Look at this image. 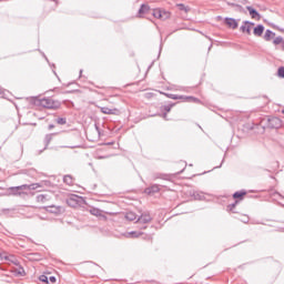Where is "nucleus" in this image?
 Here are the masks:
<instances>
[{
	"instance_id": "f257e3e1",
	"label": "nucleus",
	"mask_w": 284,
	"mask_h": 284,
	"mask_svg": "<svg viewBox=\"0 0 284 284\" xmlns=\"http://www.w3.org/2000/svg\"><path fill=\"white\" fill-rule=\"evenodd\" d=\"M41 108H47V110H59L61 108V102L52 98H44L40 100Z\"/></svg>"
},
{
	"instance_id": "f03ea898",
	"label": "nucleus",
	"mask_w": 284,
	"mask_h": 284,
	"mask_svg": "<svg viewBox=\"0 0 284 284\" xmlns=\"http://www.w3.org/2000/svg\"><path fill=\"white\" fill-rule=\"evenodd\" d=\"M153 17L155 19H160L161 21H165V20L170 19L171 13H170V11H165V10H162V9H154L153 10Z\"/></svg>"
},
{
	"instance_id": "7ed1b4c3",
	"label": "nucleus",
	"mask_w": 284,
	"mask_h": 284,
	"mask_svg": "<svg viewBox=\"0 0 284 284\" xmlns=\"http://www.w3.org/2000/svg\"><path fill=\"white\" fill-rule=\"evenodd\" d=\"M102 114H109V115H113V116H119V114H121V111L114 106H102L100 108Z\"/></svg>"
},
{
	"instance_id": "20e7f679",
	"label": "nucleus",
	"mask_w": 284,
	"mask_h": 284,
	"mask_svg": "<svg viewBox=\"0 0 284 284\" xmlns=\"http://www.w3.org/2000/svg\"><path fill=\"white\" fill-rule=\"evenodd\" d=\"M39 187H41V185L39 183H33V184H23L21 186H16V187H11V192H18V190H39Z\"/></svg>"
},
{
	"instance_id": "39448f33",
	"label": "nucleus",
	"mask_w": 284,
	"mask_h": 284,
	"mask_svg": "<svg viewBox=\"0 0 284 284\" xmlns=\"http://www.w3.org/2000/svg\"><path fill=\"white\" fill-rule=\"evenodd\" d=\"M252 28H254V23L244 22V24L241 27V32H243V34H252Z\"/></svg>"
},
{
	"instance_id": "423d86ee",
	"label": "nucleus",
	"mask_w": 284,
	"mask_h": 284,
	"mask_svg": "<svg viewBox=\"0 0 284 284\" xmlns=\"http://www.w3.org/2000/svg\"><path fill=\"white\" fill-rule=\"evenodd\" d=\"M246 10L250 12L252 19H256V21H261V14L252 7H246Z\"/></svg>"
},
{
	"instance_id": "0eeeda50",
	"label": "nucleus",
	"mask_w": 284,
	"mask_h": 284,
	"mask_svg": "<svg viewBox=\"0 0 284 284\" xmlns=\"http://www.w3.org/2000/svg\"><path fill=\"white\" fill-rule=\"evenodd\" d=\"M225 23L227 27L232 28V30H236V28H239V22H236L235 19L226 18Z\"/></svg>"
},
{
	"instance_id": "6e6552de",
	"label": "nucleus",
	"mask_w": 284,
	"mask_h": 284,
	"mask_svg": "<svg viewBox=\"0 0 284 284\" xmlns=\"http://www.w3.org/2000/svg\"><path fill=\"white\" fill-rule=\"evenodd\" d=\"M263 32H265V27H263L262 24H258L253 29V33L255 37H262Z\"/></svg>"
},
{
	"instance_id": "1a4fd4ad",
	"label": "nucleus",
	"mask_w": 284,
	"mask_h": 284,
	"mask_svg": "<svg viewBox=\"0 0 284 284\" xmlns=\"http://www.w3.org/2000/svg\"><path fill=\"white\" fill-rule=\"evenodd\" d=\"M161 191V189H159V186L158 185H153V186H151V187H148V189H145V194H149V196H152V194H158V192H160Z\"/></svg>"
},
{
	"instance_id": "9d476101",
	"label": "nucleus",
	"mask_w": 284,
	"mask_h": 284,
	"mask_svg": "<svg viewBox=\"0 0 284 284\" xmlns=\"http://www.w3.org/2000/svg\"><path fill=\"white\" fill-rule=\"evenodd\" d=\"M2 258H4V261H8L9 265L10 263H12L13 265H19V260H17L14 255H4L2 256Z\"/></svg>"
},
{
	"instance_id": "9b49d317",
	"label": "nucleus",
	"mask_w": 284,
	"mask_h": 284,
	"mask_svg": "<svg viewBox=\"0 0 284 284\" xmlns=\"http://www.w3.org/2000/svg\"><path fill=\"white\" fill-rule=\"evenodd\" d=\"M276 38V33L271 30H266L264 33V41H272Z\"/></svg>"
},
{
	"instance_id": "f8f14e48",
	"label": "nucleus",
	"mask_w": 284,
	"mask_h": 284,
	"mask_svg": "<svg viewBox=\"0 0 284 284\" xmlns=\"http://www.w3.org/2000/svg\"><path fill=\"white\" fill-rule=\"evenodd\" d=\"M150 221H152V215H150V213H143L139 219L140 223H150Z\"/></svg>"
},
{
	"instance_id": "ddd939ff",
	"label": "nucleus",
	"mask_w": 284,
	"mask_h": 284,
	"mask_svg": "<svg viewBox=\"0 0 284 284\" xmlns=\"http://www.w3.org/2000/svg\"><path fill=\"white\" fill-rule=\"evenodd\" d=\"M270 125H271V128H281V125H282L281 119L272 118L270 120Z\"/></svg>"
},
{
	"instance_id": "4468645a",
	"label": "nucleus",
	"mask_w": 284,
	"mask_h": 284,
	"mask_svg": "<svg viewBox=\"0 0 284 284\" xmlns=\"http://www.w3.org/2000/svg\"><path fill=\"white\" fill-rule=\"evenodd\" d=\"M11 272L16 276H26V270H23V267L21 266H19L18 268H12Z\"/></svg>"
},
{
	"instance_id": "2eb2a0df",
	"label": "nucleus",
	"mask_w": 284,
	"mask_h": 284,
	"mask_svg": "<svg viewBox=\"0 0 284 284\" xmlns=\"http://www.w3.org/2000/svg\"><path fill=\"white\" fill-rule=\"evenodd\" d=\"M247 195V192L245 191H239L233 194V199H237L239 201H243L245 196Z\"/></svg>"
},
{
	"instance_id": "dca6fc26",
	"label": "nucleus",
	"mask_w": 284,
	"mask_h": 284,
	"mask_svg": "<svg viewBox=\"0 0 284 284\" xmlns=\"http://www.w3.org/2000/svg\"><path fill=\"white\" fill-rule=\"evenodd\" d=\"M63 182L67 184V185H74V180L71 178V175H65L63 178Z\"/></svg>"
},
{
	"instance_id": "f3484780",
	"label": "nucleus",
	"mask_w": 284,
	"mask_h": 284,
	"mask_svg": "<svg viewBox=\"0 0 284 284\" xmlns=\"http://www.w3.org/2000/svg\"><path fill=\"white\" fill-rule=\"evenodd\" d=\"M126 221H136V213L128 212L125 215Z\"/></svg>"
},
{
	"instance_id": "a211bd4d",
	"label": "nucleus",
	"mask_w": 284,
	"mask_h": 284,
	"mask_svg": "<svg viewBox=\"0 0 284 284\" xmlns=\"http://www.w3.org/2000/svg\"><path fill=\"white\" fill-rule=\"evenodd\" d=\"M176 7H178L179 10H181L182 12H185V13L190 12V7H187V6L183 4V3H179V4H176Z\"/></svg>"
},
{
	"instance_id": "6ab92c4d",
	"label": "nucleus",
	"mask_w": 284,
	"mask_h": 284,
	"mask_svg": "<svg viewBox=\"0 0 284 284\" xmlns=\"http://www.w3.org/2000/svg\"><path fill=\"white\" fill-rule=\"evenodd\" d=\"M90 214H92L93 216H102V211L101 210H99V209H92L91 211H90Z\"/></svg>"
},
{
	"instance_id": "aec40b11",
	"label": "nucleus",
	"mask_w": 284,
	"mask_h": 284,
	"mask_svg": "<svg viewBox=\"0 0 284 284\" xmlns=\"http://www.w3.org/2000/svg\"><path fill=\"white\" fill-rule=\"evenodd\" d=\"M58 125H65L68 120L65 118H58L57 121Z\"/></svg>"
},
{
	"instance_id": "412c9836",
	"label": "nucleus",
	"mask_w": 284,
	"mask_h": 284,
	"mask_svg": "<svg viewBox=\"0 0 284 284\" xmlns=\"http://www.w3.org/2000/svg\"><path fill=\"white\" fill-rule=\"evenodd\" d=\"M129 236L131 237V239H139V236H143V233H141V232H131V233H129Z\"/></svg>"
},
{
	"instance_id": "4be33fe9",
	"label": "nucleus",
	"mask_w": 284,
	"mask_h": 284,
	"mask_svg": "<svg viewBox=\"0 0 284 284\" xmlns=\"http://www.w3.org/2000/svg\"><path fill=\"white\" fill-rule=\"evenodd\" d=\"M273 43L274 45H281V43H283V38L282 37L274 38Z\"/></svg>"
},
{
	"instance_id": "5701e85b",
	"label": "nucleus",
	"mask_w": 284,
	"mask_h": 284,
	"mask_svg": "<svg viewBox=\"0 0 284 284\" xmlns=\"http://www.w3.org/2000/svg\"><path fill=\"white\" fill-rule=\"evenodd\" d=\"M185 101L192 102V103H199V99L194 98V97H186Z\"/></svg>"
},
{
	"instance_id": "b1692460",
	"label": "nucleus",
	"mask_w": 284,
	"mask_h": 284,
	"mask_svg": "<svg viewBox=\"0 0 284 284\" xmlns=\"http://www.w3.org/2000/svg\"><path fill=\"white\" fill-rule=\"evenodd\" d=\"M38 203H45V195L41 194L37 196Z\"/></svg>"
},
{
	"instance_id": "393cba45",
	"label": "nucleus",
	"mask_w": 284,
	"mask_h": 284,
	"mask_svg": "<svg viewBox=\"0 0 284 284\" xmlns=\"http://www.w3.org/2000/svg\"><path fill=\"white\" fill-rule=\"evenodd\" d=\"M39 281H41V283H47V284L49 283L48 282V276H45V275H40Z\"/></svg>"
},
{
	"instance_id": "a878e982",
	"label": "nucleus",
	"mask_w": 284,
	"mask_h": 284,
	"mask_svg": "<svg viewBox=\"0 0 284 284\" xmlns=\"http://www.w3.org/2000/svg\"><path fill=\"white\" fill-rule=\"evenodd\" d=\"M277 74L281 77V79H284V67L278 69Z\"/></svg>"
},
{
	"instance_id": "bb28decb",
	"label": "nucleus",
	"mask_w": 284,
	"mask_h": 284,
	"mask_svg": "<svg viewBox=\"0 0 284 284\" xmlns=\"http://www.w3.org/2000/svg\"><path fill=\"white\" fill-rule=\"evenodd\" d=\"M82 197L73 195V197L70 199V201H81Z\"/></svg>"
},
{
	"instance_id": "cd10ccee",
	"label": "nucleus",
	"mask_w": 284,
	"mask_h": 284,
	"mask_svg": "<svg viewBox=\"0 0 284 284\" xmlns=\"http://www.w3.org/2000/svg\"><path fill=\"white\" fill-rule=\"evenodd\" d=\"M49 281H50V283H57V277L51 276V277L49 278Z\"/></svg>"
},
{
	"instance_id": "c85d7f7f",
	"label": "nucleus",
	"mask_w": 284,
	"mask_h": 284,
	"mask_svg": "<svg viewBox=\"0 0 284 284\" xmlns=\"http://www.w3.org/2000/svg\"><path fill=\"white\" fill-rule=\"evenodd\" d=\"M143 10H148V7L142 6L141 11H143Z\"/></svg>"
},
{
	"instance_id": "c756f323",
	"label": "nucleus",
	"mask_w": 284,
	"mask_h": 284,
	"mask_svg": "<svg viewBox=\"0 0 284 284\" xmlns=\"http://www.w3.org/2000/svg\"><path fill=\"white\" fill-rule=\"evenodd\" d=\"M53 128H54V124L49 125V130H53Z\"/></svg>"
},
{
	"instance_id": "7c9ffc66",
	"label": "nucleus",
	"mask_w": 284,
	"mask_h": 284,
	"mask_svg": "<svg viewBox=\"0 0 284 284\" xmlns=\"http://www.w3.org/2000/svg\"><path fill=\"white\" fill-rule=\"evenodd\" d=\"M44 274H50V272H44Z\"/></svg>"
},
{
	"instance_id": "2f4dec72",
	"label": "nucleus",
	"mask_w": 284,
	"mask_h": 284,
	"mask_svg": "<svg viewBox=\"0 0 284 284\" xmlns=\"http://www.w3.org/2000/svg\"><path fill=\"white\" fill-rule=\"evenodd\" d=\"M0 270H4V268L0 266Z\"/></svg>"
},
{
	"instance_id": "473e14b6",
	"label": "nucleus",
	"mask_w": 284,
	"mask_h": 284,
	"mask_svg": "<svg viewBox=\"0 0 284 284\" xmlns=\"http://www.w3.org/2000/svg\"><path fill=\"white\" fill-rule=\"evenodd\" d=\"M282 112L284 113V110Z\"/></svg>"
}]
</instances>
